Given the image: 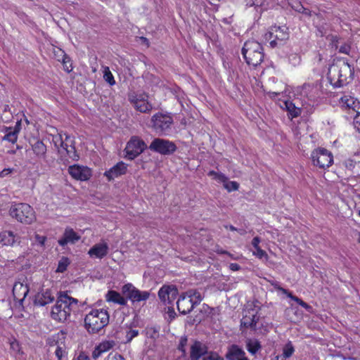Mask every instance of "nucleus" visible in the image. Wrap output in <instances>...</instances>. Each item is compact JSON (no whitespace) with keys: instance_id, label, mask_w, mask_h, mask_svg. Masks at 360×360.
<instances>
[{"instance_id":"1","label":"nucleus","mask_w":360,"mask_h":360,"mask_svg":"<svg viewBox=\"0 0 360 360\" xmlns=\"http://www.w3.org/2000/svg\"><path fill=\"white\" fill-rule=\"evenodd\" d=\"M354 69L347 62L333 63L328 68L327 78L334 87H341L352 79Z\"/></svg>"},{"instance_id":"2","label":"nucleus","mask_w":360,"mask_h":360,"mask_svg":"<svg viewBox=\"0 0 360 360\" xmlns=\"http://www.w3.org/2000/svg\"><path fill=\"white\" fill-rule=\"evenodd\" d=\"M78 300L60 292L56 304L51 310V317L59 322H64L70 316L72 310L77 305Z\"/></svg>"},{"instance_id":"3","label":"nucleus","mask_w":360,"mask_h":360,"mask_svg":"<svg viewBox=\"0 0 360 360\" xmlns=\"http://www.w3.org/2000/svg\"><path fill=\"white\" fill-rule=\"evenodd\" d=\"M109 323V314L104 309H93L84 318V328L91 335L98 333Z\"/></svg>"},{"instance_id":"4","label":"nucleus","mask_w":360,"mask_h":360,"mask_svg":"<svg viewBox=\"0 0 360 360\" xmlns=\"http://www.w3.org/2000/svg\"><path fill=\"white\" fill-rule=\"evenodd\" d=\"M242 54L249 65H259L264 60V49L261 44L255 40H248L242 49Z\"/></svg>"},{"instance_id":"5","label":"nucleus","mask_w":360,"mask_h":360,"mask_svg":"<svg viewBox=\"0 0 360 360\" xmlns=\"http://www.w3.org/2000/svg\"><path fill=\"white\" fill-rule=\"evenodd\" d=\"M9 214L18 221L25 224H31L36 220L33 208L27 203L12 205L9 210Z\"/></svg>"},{"instance_id":"6","label":"nucleus","mask_w":360,"mask_h":360,"mask_svg":"<svg viewBox=\"0 0 360 360\" xmlns=\"http://www.w3.org/2000/svg\"><path fill=\"white\" fill-rule=\"evenodd\" d=\"M52 141L55 147L60 153V147L65 150L69 158L74 161H77L79 158L75 148V141L73 137L65 133L64 134H58L53 136Z\"/></svg>"},{"instance_id":"7","label":"nucleus","mask_w":360,"mask_h":360,"mask_svg":"<svg viewBox=\"0 0 360 360\" xmlns=\"http://www.w3.org/2000/svg\"><path fill=\"white\" fill-rule=\"evenodd\" d=\"M264 38L269 41L271 47L282 45L289 38L288 28L285 26H273L265 34Z\"/></svg>"},{"instance_id":"8","label":"nucleus","mask_w":360,"mask_h":360,"mask_svg":"<svg viewBox=\"0 0 360 360\" xmlns=\"http://www.w3.org/2000/svg\"><path fill=\"white\" fill-rule=\"evenodd\" d=\"M152 128L159 134H166L171 129L173 118L169 114L158 112L151 118Z\"/></svg>"},{"instance_id":"9","label":"nucleus","mask_w":360,"mask_h":360,"mask_svg":"<svg viewBox=\"0 0 360 360\" xmlns=\"http://www.w3.org/2000/svg\"><path fill=\"white\" fill-rule=\"evenodd\" d=\"M149 149L161 155H169L176 151V146L172 141L160 138H155L150 143Z\"/></svg>"},{"instance_id":"10","label":"nucleus","mask_w":360,"mask_h":360,"mask_svg":"<svg viewBox=\"0 0 360 360\" xmlns=\"http://www.w3.org/2000/svg\"><path fill=\"white\" fill-rule=\"evenodd\" d=\"M146 144L138 136H132L128 141L124 149L126 158L129 160H134L139 156L146 148Z\"/></svg>"},{"instance_id":"11","label":"nucleus","mask_w":360,"mask_h":360,"mask_svg":"<svg viewBox=\"0 0 360 360\" xmlns=\"http://www.w3.org/2000/svg\"><path fill=\"white\" fill-rule=\"evenodd\" d=\"M311 160L314 165L320 168L328 167L333 162L332 153L325 148H319L311 153Z\"/></svg>"},{"instance_id":"12","label":"nucleus","mask_w":360,"mask_h":360,"mask_svg":"<svg viewBox=\"0 0 360 360\" xmlns=\"http://www.w3.org/2000/svg\"><path fill=\"white\" fill-rule=\"evenodd\" d=\"M128 99L134 108L140 112L149 113L153 109V105L148 101L146 95L131 94L129 95Z\"/></svg>"},{"instance_id":"13","label":"nucleus","mask_w":360,"mask_h":360,"mask_svg":"<svg viewBox=\"0 0 360 360\" xmlns=\"http://www.w3.org/2000/svg\"><path fill=\"white\" fill-rule=\"evenodd\" d=\"M178 294V290L175 285H165L158 291L159 299L165 304H172Z\"/></svg>"},{"instance_id":"14","label":"nucleus","mask_w":360,"mask_h":360,"mask_svg":"<svg viewBox=\"0 0 360 360\" xmlns=\"http://www.w3.org/2000/svg\"><path fill=\"white\" fill-rule=\"evenodd\" d=\"M68 172L73 179L79 181H86L91 176V171L89 168L78 165L70 166Z\"/></svg>"},{"instance_id":"15","label":"nucleus","mask_w":360,"mask_h":360,"mask_svg":"<svg viewBox=\"0 0 360 360\" xmlns=\"http://www.w3.org/2000/svg\"><path fill=\"white\" fill-rule=\"evenodd\" d=\"M177 309L182 314L190 313L195 307L192 299L190 298L186 292L182 293L176 302Z\"/></svg>"},{"instance_id":"16","label":"nucleus","mask_w":360,"mask_h":360,"mask_svg":"<svg viewBox=\"0 0 360 360\" xmlns=\"http://www.w3.org/2000/svg\"><path fill=\"white\" fill-rule=\"evenodd\" d=\"M127 165L123 162H119L110 169L104 173V176L109 181L114 180L122 175L127 173Z\"/></svg>"},{"instance_id":"17","label":"nucleus","mask_w":360,"mask_h":360,"mask_svg":"<svg viewBox=\"0 0 360 360\" xmlns=\"http://www.w3.org/2000/svg\"><path fill=\"white\" fill-rule=\"evenodd\" d=\"M208 354L207 347L200 341H195L191 347L190 359L191 360H199L200 357L205 356Z\"/></svg>"},{"instance_id":"18","label":"nucleus","mask_w":360,"mask_h":360,"mask_svg":"<svg viewBox=\"0 0 360 360\" xmlns=\"http://www.w3.org/2000/svg\"><path fill=\"white\" fill-rule=\"evenodd\" d=\"M0 243L4 245L13 246L20 243V237L11 231H4L0 233Z\"/></svg>"},{"instance_id":"19","label":"nucleus","mask_w":360,"mask_h":360,"mask_svg":"<svg viewBox=\"0 0 360 360\" xmlns=\"http://www.w3.org/2000/svg\"><path fill=\"white\" fill-rule=\"evenodd\" d=\"M79 239L80 236L72 229L67 228L63 236L58 240V243L61 246H65L68 243H75Z\"/></svg>"},{"instance_id":"20","label":"nucleus","mask_w":360,"mask_h":360,"mask_svg":"<svg viewBox=\"0 0 360 360\" xmlns=\"http://www.w3.org/2000/svg\"><path fill=\"white\" fill-rule=\"evenodd\" d=\"M108 252V246L107 243H98L94 245L89 250V255L91 257L96 258H103L107 255Z\"/></svg>"},{"instance_id":"21","label":"nucleus","mask_w":360,"mask_h":360,"mask_svg":"<svg viewBox=\"0 0 360 360\" xmlns=\"http://www.w3.org/2000/svg\"><path fill=\"white\" fill-rule=\"evenodd\" d=\"M245 355L244 350L238 345H232L228 348L226 358L228 360H239Z\"/></svg>"},{"instance_id":"22","label":"nucleus","mask_w":360,"mask_h":360,"mask_svg":"<svg viewBox=\"0 0 360 360\" xmlns=\"http://www.w3.org/2000/svg\"><path fill=\"white\" fill-rule=\"evenodd\" d=\"M54 297L51 295V291L46 290L44 292L38 293L34 300V304L38 306H45L52 302Z\"/></svg>"},{"instance_id":"23","label":"nucleus","mask_w":360,"mask_h":360,"mask_svg":"<svg viewBox=\"0 0 360 360\" xmlns=\"http://www.w3.org/2000/svg\"><path fill=\"white\" fill-rule=\"evenodd\" d=\"M32 149L37 158L43 159L46 158L47 149L42 141L37 140L32 144Z\"/></svg>"},{"instance_id":"24","label":"nucleus","mask_w":360,"mask_h":360,"mask_svg":"<svg viewBox=\"0 0 360 360\" xmlns=\"http://www.w3.org/2000/svg\"><path fill=\"white\" fill-rule=\"evenodd\" d=\"M105 298L107 302H112L120 305L127 304V300L115 290H109L105 295Z\"/></svg>"},{"instance_id":"25","label":"nucleus","mask_w":360,"mask_h":360,"mask_svg":"<svg viewBox=\"0 0 360 360\" xmlns=\"http://www.w3.org/2000/svg\"><path fill=\"white\" fill-rule=\"evenodd\" d=\"M285 108H286L289 117L291 119L297 117L300 115L302 109L296 105V103L291 101H286L284 102Z\"/></svg>"},{"instance_id":"26","label":"nucleus","mask_w":360,"mask_h":360,"mask_svg":"<svg viewBox=\"0 0 360 360\" xmlns=\"http://www.w3.org/2000/svg\"><path fill=\"white\" fill-rule=\"evenodd\" d=\"M137 288H135L131 283H127L124 285L122 288V293L123 294L124 298L130 300L131 302L133 301Z\"/></svg>"},{"instance_id":"27","label":"nucleus","mask_w":360,"mask_h":360,"mask_svg":"<svg viewBox=\"0 0 360 360\" xmlns=\"http://www.w3.org/2000/svg\"><path fill=\"white\" fill-rule=\"evenodd\" d=\"M340 103L343 107L352 109L354 111H356L355 108L359 105V102H357L354 98L349 96L342 97L340 98Z\"/></svg>"},{"instance_id":"28","label":"nucleus","mask_w":360,"mask_h":360,"mask_svg":"<svg viewBox=\"0 0 360 360\" xmlns=\"http://www.w3.org/2000/svg\"><path fill=\"white\" fill-rule=\"evenodd\" d=\"M246 347L250 354H255L261 349L262 346L257 340L249 339L246 342Z\"/></svg>"},{"instance_id":"29","label":"nucleus","mask_w":360,"mask_h":360,"mask_svg":"<svg viewBox=\"0 0 360 360\" xmlns=\"http://www.w3.org/2000/svg\"><path fill=\"white\" fill-rule=\"evenodd\" d=\"M187 295L192 299V301L195 306L199 304L202 300V296L201 293L197 290H189L186 292Z\"/></svg>"},{"instance_id":"30","label":"nucleus","mask_w":360,"mask_h":360,"mask_svg":"<svg viewBox=\"0 0 360 360\" xmlns=\"http://www.w3.org/2000/svg\"><path fill=\"white\" fill-rule=\"evenodd\" d=\"M332 41H333L334 46H335V48L337 49H338V51L340 53H345V54H349L351 47L348 44L345 43V44L339 46L338 37L336 36L333 37Z\"/></svg>"},{"instance_id":"31","label":"nucleus","mask_w":360,"mask_h":360,"mask_svg":"<svg viewBox=\"0 0 360 360\" xmlns=\"http://www.w3.org/2000/svg\"><path fill=\"white\" fill-rule=\"evenodd\" d=\"M149 297H150L149 292L141 291L139 289H137L132 302L146 301L149 298Z\"/></svg>"},{"instance_id":"32","label":"nucleus","mask_w":360,"mask_h":360,"mask_svg":"<svg viewBox=\"0 0 360 360\" xmlns=\"http://www.w3.org/2000/svg\"><path fill=\"white\" fill-rule=\"evenodd\" d=\"M272 285L275 287V288H276L277 290H278L279 291L282 292L283 294H285L288 295V297H290L292 300H294L295 302H296L298 304H300L301 302L302 301V300H301L300 298H299L297 296H295L293 295H292L291 292H289L286 289L279 286L278 285V283H272Z\"/></svg>"},{"instance_id":"33","label":"nucleus","mask_w":360,"mask_h":360,"mask_svg":"<svg viewBox=\"0 0 360 360\" xmlns=\"http://www.w3.org/2000/svg\"><path fill=\"white\" fill-rule=\"evenodd\" d=\"M295 352L293 345L290 342H288L283 348V353L281 354L283 357L287 359L290 358Z\"/></svg>"},{"instance_id":"34","label":"nucleus","mask_w":360,"mask_h":360,"mask_svg":"<svg viewBox=\"0 0 360 360\" xmlns=\"http://www.w3.org/2000/svg\"><path fill=\"white\" fill-rule=\"evenodd\" d=\"M19 133V129H14L13 131H10L6 134L4 137V141H8L12 143H15L18 139V134Z\"/></svg>"},{"instance_id":"35","label":"nucleus","mask_w":360,"mask_h":360,"mask_svg":"<svg viewBox=\"0 0 360 360\" xmlns=\"http://www.w3.org/2000/svg\"><path fill=\"white\" fill-rule=\"evenodd\" d=\"M209 176H212L214 179L218 180L220 182L226 183L228 180V177L221 172H217L215 171H210L208 172Z\"/></svg>"},{"instance_id":"36","label":"nucleus","mask_w":360,"mask_h":360,"mask_svg":"<svg viewBox=\"0 0 360 360\" xmlns=\"http://www.w3.org/2000/svg\"><path fill=\"white\" fill-rule=\"evenodd\" d=\"M103 73V78L105 81L108 82L110 86L114 85L115 84V81L112 74L110 71L109 68L105 67Z\"/></svg>"},{"instance_id":"37","label":"nucleus","mask_w":360,"mask_h":360,"mask_svg":"<svg viewBox=\"0 0 360 360\" xmlns=\"http://www.w3.org/2000/svg\"><path fill=\"white\" fill-rule=\"evenodd\" d=\"M115 345V342L113 340H107L101 342L98 345L99 349H101L103 352H105L112 349Z\"/></svg>"},{"instance_id":"38","label":"nucleus","mask_w":360,"mask_h":360,"mask_svg":"<svg viewBox=\"0 0 360 360\" xmlns=\"http://www.w3.org/2000/svg\"><path fill=\"white\" fill-rule=\"evenodd\" d=\"M70 264V261L68 257H62V259L58 262V266L57 268L58 272H64L68 266Z\"/></svg>"},{"instance_id":"39","label":"nucleus","mask_w":360,"mask_h":360,"mask_svg":"<svg viewBox=\"0 0 360 360\" xmlns=\"http://www.w3.org/2000/svg\"><path fill=\"white\" fill-rule=\"evenodd\" d=\"M251 318H252L251 314L250 316H248V315L244 316L243 317V319H241V322H240L241 326H243L247 328H250L253 329V322L255 321H252V319Z\"/></svg>"},{"instance_id":"40","label":"nucleus","mask_w":360,"mask_h":360,"mask_svg":"<svg viewBox=\"0 0 360 360\" xmlns=\"http://www.w3.org/2000/svg\"><path fill=\"white\" fill-rule=\"evenodd\" d=\"M224 187L228 191H237L239 188V184L236 181H226V183H224Z\"/></svg>"},{"instance_id":"41","label":"nucleus","mask_w":360,"mask_h":360,"mask_svg":"<svg viewBox=\"0 0 360 360\" xmlns=\"http://www.w3.org/2000/svg\"><path fill=\"white\" fill-rule=\"evenodd\" d=\"M188 339L186 336H182L179 340V344L178 346V349L181 351L183 355H186V346L187 345Z\"/></svg>"},{"instance_id":"42","label":"nucleus","mask_w":360,"mask_h":360,"mask_svg":"<svg viewBox=\"0 0 360 360\" xmlns=\"http://www.w3.org/2000/svg\"><path fill=\"white\" fill-rule=\"evenodd\" d=\"M246 6L262 7L264 6L265 0H245Z\"/></svg>"},{"instance_id":"43","label":"nucleus","mask_w":360,"mask_h":360,"mask_svg":"<svg viewBox=\"0 0 360 360\" xmlns=\"http://www.w3.org/2000/svg\"><path fill=\"white\" fill-rule=\"evenodd\" d=\"M147 334L150 336V338L153 339H156L159 337V328L156 327H150L147 329Z\"/></svg>"},{"instance_id":"44","label":"nucleus","mask_w":360,"mask_h":360,"mask_svg":"<svg viewBox=\"0 0 360 360\" xmlns=\"http://www.w3.org/2000/svg\"><path fill=\"white\" fill-rule=\"evenodd\" d=\"M18 288H20V290H22L23 292V297L21 299V301L24 300V298L26 297L29 292V289L27 285H23L22 284H15L13 287V294L15 295V291L18 290Z\"/></svg>"},{"instance_id":"45","label":"nucleus","mask_w":360,"mask_h":360,"mask_svg":"<svg viewBox=\"0 0 360 360\" xmlns=\"http://www.w3.org/2000/svg\"><path fill=\"white\" fill-rule=\"evenodd\" d=\"M202 360H224L222 357L219 356V354L216 352H208L207 355H205Z\"/></svg>"},{"instance_id":"46","label":"nucleus","mask_w":360,"mask_h":360,"mask_svg":"<svg viewBox=\"0 0 360 360\" xmlns=\"http://www.w3.org/2000/svg\"><path fill=\"white\" fill-rule=\"evenodd\" d=\"M55 52V54L56 55H58V60H60V58L62 59V61L63 63H66L67 61L66 60L68 59V60H70V58L65 53V52L60 49H58L57 51H54Z\"/></svg>"},{"instance_id":"47","label":"nucleus","mask_w":360,"mask_h":360,"mask_svg":"<svg viewBox=\"0 0 360 360\" xmlns=\"http://www.w3.org/2000/svg\"><path fill=\"white\" fill-rule=\"evenodd\" d=\"M343 165L349 172H352L354 168L355 167L356 162L352 160L348 159L343 162Z\"/></svg>"},{"instance_id":"48","label":"nucleus","mask_w":360,"mask_h":360,"mask_svg":"<svg viewBox=\"0 0 360 360\" xmlns=\"http://www.w3.org/2000/svg\"><path fill=\"white\" fill-rule=\"evenodd\" d=\"M253 255H255L259 259H262L264 257L266 259H268V255L266 252L264 250H262L260 247L255 249V251L253 252Z\"/></svg>"},{"instance_id":"49","label":"nucleus","mask_w":360,"mask_h":360,"mask_svg":"<svg viewBox=\"0 0 360 360\" xmlns=\"http://www.w3.org/2000/svg\"><path fill=\"white\" fill-rule=\"evenodd\" d=\"M104 360H125L124 358L118 353H110Z\"/></svg>"},{"instance_id":"50","label":"nucleus","mask_w":360,"mask_h":360,"mask_svg":"<svg viewBox=\"0 0 360 360\" xmlns=\"http://www.w3.org/2000/svg\"><path fill=\"white\" fill-rule=\"evenodd\" d=\"M10 112V107L8 105H5L4 108V114L1 116V119L4 122H8L11 116L8 115V113Z\"/></svg>"},{"instance_id":"51","label":"nucleus","mask_w":360,"mask_h":360,"mask_svg":"<svg viewBox=\"0 0 360 360\" xmlns=\"http://www.w3.org/2000/svg\"><path fill=\"white\" fill-rule=\"evenodd\" d=\"M138 334L139 331L137 330H129L126 335L127 342H130L134 337L137 336Z\"/></svg>"},{"instance_id":"52","label":"nucleus","mask_w":360,"mask_h":360,"mask_svg":"<svg viewBox=\"0 0 360 360\" xmlns=\"http://www.w3.org/2000/svg\"><path fill=\"white\" fill-rule=\"evenodd\" d=\"M354 125L359 133H360V112H357L354 117Z\"/></svg>"},{"instance_id":"53","label":"nucleus","mask_w":360,"mask_h":360,"mask_svg":"<svg viewBox=\"0 0 360 360\" xmlns=\"http://www.w3.org/2000/svg\"><path fill=\"white\" fill-rule=\"evenodd\" d=\"M103 352L101 349H99L98 345H97L94 351L92 352V358L94 359H98Z\"/></svg>"},{"instance_id":"54","label":"nucleus","mask_w":360,"mask_h":360,"mask_svg":"<svg viewBox=\"0 0 360 360\" xmlns=\"http://www.w3.org/2000/svg\"><path fill=\"white\" fill-rule=\"evenodd\" d=\"M64 351L60 347H57L55 354L58 360H61Z\"/></svg>"},{"instance_id":"55","label":"nucleus","mask_w":360,"mask_h":360,"mask_svg":"<svg viewBox=\"0 0 360 360\" xmlns=\"http://www.w3.org/2000/svg\"><path fill=\"white\" fill-rule=\"evenodd\" d=\"M12 171H13V169L11 168L4 169L0 172V176L5 177V176H8V174H10L12 172Z\"/></svg>"},{"instance_id":"56","label":"nucleus","mask_w":360,"mask_h":360,"mask_svg":"<svg viewBox=\"0 0 360 360\" xmlns=\"http://www.w3.org/2000/svg\"><path fill=\"white\" fill-rule=\"evenodd\" d=\"M260 243V238L258 236L255 237L252 240V245L255 249L259 248V243Z\"/></svg>"},{"instance_id":"57","label":"nucleus","mask_w":360,"mask_h":360,"mask_svg":"<svg viewBox=\"0 0 360 360\" xmlns=\"http://www.w3.org/2000/svg\"><path fill=\"white\" fill-rule=\"evenodd\" d=\"M229 268L231 270H232L233 271H238L241 269L240 266L236 263L230 264Z\"/></svg>"},{"instance_id":"58","label":"nucleus","mask_w":360,"mask_h":360,"mask_svg":"<svg viewBox=\"0 0 360 360\" xmlns=\"http://www.w3.org/2000/svg\"><path fill=\"white\" fill-rule=\"evenodd\" d=\"M257 312H256L255 314H251L252 316V321H255L253 322V329H256V325H257V323L259 321V316L257 315Z\"/></svg>"},{"instance_id":"59","label":"nucleus","mask_w":360,"mask_h":360,"mask_svg":"<svg viewBox=\"0 0 360 360\" xmlns=\"http://www.w3.org/2000/svg\"><path fill=\"white\" fill-rule=\"evenodd\" d=\"M36 240L41 245H44V242L46 240V237L45 236H39V235H36Z\"/></svg>"},{"instance_id":"60","label":"nucleus","mask_w":360,"mask_h":360,"mask_svg":"<svg viewBox=\"0 0 360 360\" xmlns=\"http://www.w3.org/2000/svg\"><path fill=\"white\" fill-rule=\"evenodd\" d=\"M300 305L308 311H309L311 309V307L310 305H309L307 303H306L305 302H304L303 300L301 302Z\"/></svg>"},{"instance_id":"61","label":"nucleus","mask_w":360,"mask_h":360,"mask_svg":"<svg viewBox=\"0 0 360 360\" xmlns=\"http://www.w3.org/2000/svg\"><path fill=\"white\" fill-rule=\"evenodd\" d=\"M77 360H89V358L84 354H80Z\"/></svg>"},{"instance_id":"62","label":"nucleus","mask_w":360,"mask_h":360,"mask_svg":"<svg viewBox=\"0 0 360 360\" xmlns=\"http://www.w3.org/2000/svg\"><path fill=\"white\" fill-rule=\"evenodd\" d=\"M140 39H141V41H142L143 44H146L147 46V47L149 46V41H148V39L146 37H141Z\"/></svg>"},{"instance_id":"63","label":"nucleus","mask_w":360,"mask_h":360,"mask_svg":"<svg viewBox=\"0 0 360 360\" xmlns=\"http://www.w3.org/2000/svg\"><path fill=\"white\" fill-rule=\"evenodd\" d=\"M224 228H225V229H229L231 231H238V229H236V227H234V226H232V225H225V226H224Z\"/></svg>"},{"instance_id":"64","label":"nucleus","mask_w":360,"mask_h":360,"mask_svg":"<svg viewBox=\"0 0 360 360\" xmlns=\"http://www.w3.org/2000/svg\"><path fill=\"white\" fill-rule=\"evenodd\" d=\"M274 360H286L282 354L277 355L275 356Z\"/></svg>"}]
</instances>
